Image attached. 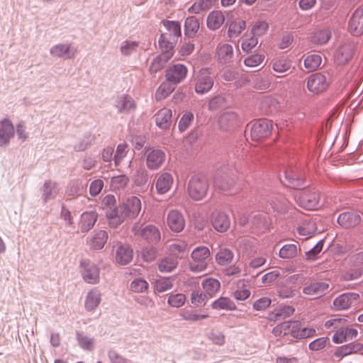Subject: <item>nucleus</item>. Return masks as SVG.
I'll return each mask as SVG.
<instances>
[{
  "label": "nucleus",
  "instance_id": "nucleus-1",
  "mask_svg": "<svg viewBox=\"0 0 363 363\" xmlns=\"http://www.w3.org/2000/svg\"><path fill=\"white\" fill-rule=\"evenodd\" d=\"M163 26L166 31L160 35L159 45L162 50L172 51L182 36L181 24L179 21H164Z\"/></svg>",
  "mask_w": 363,
  "mask_h": 363
},
{
  "label": "nucleus",
  "instance_id": "nucleus-2",
  "mask_svg": "<svg viewBox=\"0 0 363 363\" xmlns=\"http://www.w3.org/2000/svg\"><path fill=\"white\" fill-rule=\"evenodd\" d=\"M208 189L209 182L204 175H194L189 181L188 193L189 196L195 201L203 199L206 196Z\"/></svg>",
  "mask_w": 363,
  "mask_h": 363
},
{
  "label": "nucleus",
  "instance_id": "nucleus-3",
  "mask_svg": "<svg viewBox=\"0 0 363 363\" xmlns=\"http://www.w3.org/2000/svg\"><path fill=\"white\" fill-rule=\"evenodd\" d=\"M210 255V250L207 247L201 246L195 248L191 254L190 270L196 273L204 272L211 260Z\"/></svg>",
  "mask_w": 363,
  "mask_h": 363
},
{
  "label": "nucleus",
  "instance_id": "nucleus-4",
  "mask_svg": "<svg viewBox=\"0 0 363 363\" xmlns=\"http://www.w3.org/2000/svg\"><path fill=\"white\" fill-rule=\"evenodd\" d=\"M141 209V202L138 197L130 196L122 205H119V214L118 222L121 225L125 218L136 217Z\"/></svg>",
  "mask_w": 363,
  "mask_h": 363
},
{
  "label": "nucleus",
  "instance_id": "nucleus-5",
  "mask_svg": "<svg viewBox=\"0 0 363 363\" xmlns=\"http://www.w3.org/2000/svg\"><path fill=\"white\" fill-rule=\"evenodd\" d=\"M248 127L250 128L252 140L259 141L267 138L271 134L273 123L272 121L263 118L251 122Z\"/></svg>",
  "mask_w": 363,
  "mask_h": 363
},
{
  "label": "nucleus",
  "instance_id": "nucleus-6",
  "mask_svg": "<svg viewBox=\"0 0 363 363\" xmlns=\"http://www.w3.org/2000/svg\"><path fill=\"white\" fill-rule=\"evenodd\" d=\"M101 208L108 219L109 225L113 228L119 225L118 217L119 214V206L116 204V199L113 195L108 194L101 201Z\"/></svg>",
  "mask_w": 363,
  "mask_h": 363
},
{
  "label": "nucleus",
  "instance_id": "nucleus-7",
  "mask_svg": "<svg viewBox=\"0 0 363 363\" xmlns=\"http://www.w3.org/2000/svg\"><path fill=\"white\" fill-rule=\"evenodd\" d=\"M194 90L198 94H205L211 91L214 84V77L208 69H201L194 79Z\"/></svg>",
  "mask_w": 363,
  "mask_h": 363
},
{
  "label": "nucleus",
  "instance_id": "nucleus-8",
  "mask_svg": "<svg viewBox=\"0 0 363 363\" xmlns=\"http://www.w3.org/2000/svg\"><path fill=\"white\" fill-rule=\"evenodd\" d=\"M132 230L135 236L142 238L149 243H157L160 240V232L153 225H147L142 228L139 224H135L133 227Z\"/></svg>",
  "mask_w": 363,
  "mask_h": 363
},
{
  "label": "nucleus",
  "instance_id": "nucleus-9",
  "mask_svg": "<svg viewBox=\"0 0 363 363\" xmlns=\"http://www.w3.org/2000/svg\"><path fill=\"white\" fill-rule=\"evenodd\" d=\"M298 204L306 209L312 210L320 206V195L316 191L304 190L296 196Z\"/></svg>",
  "mask_w": 363,
  "mask_h": 363
},
{
  "label": "nucleus",
  "instance_id": "nucleus-10",
  "mask_svg": "<svg viewBox=\"0 0 363 363\" xmlns=\"http://www.w3.org/2000/svg\"><path fill=\"white\" fill-rule=\"evenodd\" d=\"M80 264L82 267V275L84 281L91 284H97L100 279L99 267L87 259L81 261Z\"/></svg>",
  "mask_w": 363,
  "mask_h": 363
},
{
  "label": "nucleus",
  "instance_id": "nucleus-11",
  "mask_svg": "<svg viewBox=\"0 0 363 363\" xmlns=\"http://www.w3.org/2000/svg\"><path fill=\"white\" fill-rule=\"evenodd\" d=\"M50 54L56 58L73 59L77 54V48L71 43H59L50 48Z\"/></svg>",
  "mask_w": 363,
  "mask_h": 363
},
{
  "label": "nucleus",
  "instance_id": "nucleus-12",
  "mask_svg": "<svg viewBox=\"0 0 363 363\" xmlns=\"http://www.w3.org/2000/svg\"><path fill=\"white\" fill-rule=\"evenodd\" d=\"M328 84L329 82L327 77L320 72L311 75L307 82L308 90L315 94H318L326 90Z\"/></svg>",
  "mask_w": 363,
  "mask_h": 363
},
{
  "label": "nucleus",
  "instance_id": "nucleus-13",
  "mask_svg": "<svg viewBox=\"0 0 363 363\" xmlns=\"http://www.w3.org/2000/svg\"><path fill=\"white\" fill-rule=\"evenodd\" d=\"M187 74V68L182 64H177L170 67L166 71V79L172 84H177L183 81Z\"/></svg>",
  "mask_w": 363,
  "mask_h": 363
},
{
  "label": "nucleus",
  "instance_id": "nucleus-14",
  "mask_svg": "<svg viewBox=\"0 0 363 363\" xmlns=\"http://www.w3.org/2000/svg\"><path fill=\"white\" fill-rule=\"evenodd\" d=\"M359 298L357 293H344L333 301L334 308L337 311L347 310L355 303Z\"/></svg>",
  "mask_w": 363,
  "mask_h": 363
},
{
  "label": "nucleus",
  "instance_id": "nucleus-15",
  "mask_svg": "<svg viewBox=\"0 0 363 363\" xmlns=\"http://www.w3.org/2000/svg\"><path fill=\"white\" fill-rule=\"evenodd\" d=\"M329 289V284L323 281L312 282L303 289V293L311 297L316 298L324 296Z\"/></svg>",
  "mask_w": 363,
  "mask_h": 363
},
{
  "label": "nucleus",
  "instance_id": "nucleus-16",
  "mask_svg": "<svg viewBox=\"0 0 363 363\" xmlns=\"http://www.w3.org/2000/svg\"><path fill=\"white\" fill-rule=\"evenodd\" d=\"M146 164L148 169L155 170L159 169L165 160V154L159 149H152L146 151Z\"/></svg>",
  "mask_w": 363,
  "mask_h": 363
},
{
  "label": "nucleus",
  "instance_id": "nucleus-17",
  "mask_svg": "<svg viewBox=\"0 0 363 363\" xmlns=\"http://www.w3.org/2000/svg\"><path fill=\"white\" fill-rule=\"evenodd\" d=\"M14 134L15 128L11 121L3 119L0 122V147L9 145Z\"/></svg>",
  "mask_w": 363,
  "mask_h": 363
},
{
  "label": "nucleus",
  "instance_id": "nucleus-18",
  "mask_svg": "<svg viewBox=\"0 0 363 363\" xmlns=\"http://www.w3.org/2000/svg\"><path fill=\"white\" fill-rule=\"evenodd\" d=\"M349 31L353 35H359L363 33V8H357L352 13L349 21Z\"/></svg>",
  "mask_w": 363,
  "mask_h": 363
},
{
  "label": "nucleus",
  "instance_id": "nucleus-19",
  "mask_svg": "<svg viewBox=\"0 0 363 363\" xmlns=\"http://www.w3.org/2000/svg\"><path fill=\"white\" fill-rule=\"evenodd\" d=\"M235 184V178L229 174L223 172L222 170L216 172L214 178V184L218 189L222 191H228L234 186Z\"/></svg>",
  "mask_w": 363,
  "mask_h": 363
},
{
  "label": "nucleus",
  "instance_id": "nucleus-20",
  "mask_svg": "<svg viewBox=\"0 0 363 363\" xmlns=\"http://www.w3.org/2000/svg\"><path fill=\"white\" fill-rule=\"evenodd\" d=\"M167 225L174 232H181L185 226L183 215L177 210H172L167 215Z\"/></svg>",
  "mask_w": 363,
  "mask_h": 363
},
{
  "label": "nucleus",
  "instance_id": "nucleus-21",
  "mask_svg": "<svg viewBox=\"0 0 363 363\" xmlns=\"http://www.w3.org/2000/svg\"><path fill=\"white\" fill-rule=\"evenodd\" d=\"M284 179H280L284 185L294 189H299L304 186L303 178L298 174L294 169L285 171Z\"/></svg>",
  "mask_w": 363,
  "mask_h": 363
},
{
  "label": "nucleus",
  "instance_id": "nucleus-22",
  "mask_svg": "<svg viewBox=\"0 0 363 363\" xmlns=\"http://www.w3.org/2000/svg\"><path fill=\"white\" fill-rule=\"evenodd\" d=\"M115 107L121 113H129L135 108L133 99L127 94L118 96L115 101Z\"/></svg>",
  "mask_w": 363,
  "mask_h": 363
},
{
  "label": "nucleus",
  "instance_id": "nucleus-23",
  "mask_svg": "<svg viewBox=\"0 0 363 363\" xmlns=\"http://www.w3.org/2000/svg\"><path fill=\"white\" fill-rule=\"evenodd\" d=\"M354 45L351 43L342 44L335 54V59L337 64L344 65L347 63L353 55Z\"/></svg>",
  "mask_w": 363,
  "mask_h": 363
},
{
  "label": "nucleus",
  "instance_id": "nucleus-24",
  "mask_svg": "<svg viewBox=\"0 0 363 363\" xmlns=\"http://www.w3.org/2000/svg\"><path fill=\"white\" fill-rule=\"evenodd\" d=\"M41 198L44 203L55 199L60 192L58 184L52 180H46L42 186Z\"/></svg>",
  "mask_w": 363,
  "mask_h": 363
},
{
  "label": "nucleus",
  "instance_id": "nucleus-25",
  "mask_svg": "<svg viewBox=\"0 0 363 363\" xmlns=\"http://www.w3.org/2000/svg\"><path fill=\"white\" fill-rule=\"evenodd\" d=\"M101 292L94 287L86 294L84 301V308L87 311L92 312L100 305L101 301Z\"/></svg>",
  "mask_w": 363,
  "mask_h": 363
},
{
  "label": "nucleus",
  "instance_id": "nucleus-26",
  "mask_svg": "<svg viewBox=\"0 0 363 363\" xmlns=\"http://www.w3.org/2000/svg\"><path fill=\"white\" fill-rule=\"evenodd\" d=\"M211 223L216 230L223 233L229 228L230 221L226 213L223 212H214L211 216Z\"/></svg>",
  "mask_w": 363,
  "mask_h": 363
},
{
  "label": "nucleus",
  "instance_id": "nucleus-27",
  "mask_svg": "<svg viewBox=\"0 0 363 363\" xmlns=\"http://www.w3.org/2000/svg\"><path fill=\"white\" fill-rule=\"evenodd\" d=\"M361 221V216L358 212L347 211L342 213L337 218L338 223L346 228H352Z\"/></svg>",
  "mask_w": 363,
  "mask_h": 363
},
{
  "label": "nucleus",
  "instance_id": "nucleus-28",
  "mask_svg": "<svg viewBox=\"0 0 363 363\" xmlns=\"http://www.w3.org/2000/svg\"><path fill=\"white\" fill-rule=\"evenodd\" d=\"M173 184V177L167 172H162L157 174L155 182V187L157 194H164L169 191Z\"/></svg>",
  "mask_w": 363,
  "mask_h": 363
},
{
  "label": "nucleus",
  "instance_id": "nucleus-29",
  "mask_svg": "<svg viewBox=\"0 0 363 363\" xmlns=\"http://www.w3.org/2000/svg\"><path fill=\"white\" fill-rule=\"evenodd\" d=\"M161 55L155 57L149 68L150 73H157L163 69L165 64L172 58L173 52L171 50H162Z\"/></svg>",
  "mask_w": 363,
  "mask_h": 363
},
{
  "label": "nucleus",
  "instance_id": "nucleus-30",
  "mask_svg": "<svg viewBox=\"0 0 363 363\" xmlns=\"http://www.w3.org/2000/svg\"><path fill=\"white\" fill-rule=\"evenodd\" d=\"M172 116V110L164 108L160 110L155 115V121L156 125L162 130H167L171 125V119Z\"/></svg>",
  "mask_w": 363,
  "mask_h": 363
},
{
  "label": "nucleus",
  "instance_id": "nucleus-31",
  "mask_svg": "<svg viewBox=\"0 0 363 363\" xmlns=\"http://www.w3.org/2000/svg\"><path fill=\"white\" fill-rule=\"evenodd\" d=\"M224 13L220 11H211L206 20L207 27L211 30H218L225 22Z\"/></svg>",
  "mask_w": 363,
  "mask_h": 363
},
{
  "label": "nucleus",
  "instance_id": "nucleus-32",
  "mask_svg": "<svg viewBox=\"0 0 363 363\" xmlns=\"http://www.w3.org/2000/svg\"><path fill=\"white\" fill-rule=\"evenodd\" d=\"M133 250L128 245H121L116 252V261L121 265H125L133 259Z\"/></svg>",
  "mask_w": 363,
  "mask_h": 363
},
{
  "label": "nucleus",
  "instance_id": "nucleus-33",
  "mask_svg": "<svg viewBox=\"0 0 363 363\" xmlns=\"http://www.w3.org/2000/svg\"><path fill=\"white\" fill-rule=\"evenodd\" d=\"M237 122L238 115L231 111L222 113L218 118L219 126L223 130H228L236 125Z\"/></svg>",
  "mask_w": 363,
  "mask_h": 363
},
{
  "label": "nucleus",
  "instance_id": "nucleus-34",
  "mask_svg": "<svg viewBox=\"0 0 363 363\" xmlns=\"http://www.w3.org/2000/svg\"><path fill=\"white\" fill-rule=\"evenodd\" d=\"M201 286L204 294L210 298H212L220 289V281L214 278H207L202 281Z\"/></svg>",
  "mask_w": 363,
  "mask_h": 363
},
{
  "label": "nucleus",
  "instance_id": "nucleus-35",
  "mask_svg": "<svg viewBox=\"0 0 363 363\" xmlns=\"http://www.w3.org/2000/svg\"><path fill=\"white\" fill-rule=\"evenodd\" d=\"M218 60L220 63H228L231 62L233 57V48L229 44H220L217 47Z\"/></svg>",
  "mask_w": 363,
  "mask_h": 363
},
{
  "label": "nucleus",
  "instance_id": "nucleus-36",
  "mask_svg": "<svg viewBox=\"0 0 363 363\" xmlns=\"http://www.w3.org/2000/svg\"><path fill=\"white\" fill-rule=\"evenodd\" d=\"M76 339L79 346L84 350L92 351L94 349L95 339L82 331L76 332Z\"/></svg>",
  "mask_w": 363,
  "mask_h": 363
},
{
  "label": "nucleus",
  "instance_id": "nucleus-37",
  "mask_svg": "<svg viewBox=\"0 0 363 363\" xmlns=\"http://www.w3.org/2000/svg\"><path fill=\"white\" fill-rule=\"evenodd\" d=\"M200 27L199 20L195 16H190L184 21V34L189 38H194Z\"/></svg>",
  "mask_w": 363,
  "mask_h": 363
},
{
  "label": "nucleus",
  "instance_id": "nucleus-38",
  "mask_svg": "<svg viewBox=\"0 0 363 363\" xmlns=\"http://www.w3.org/2000/svg\"><path fill=\"white\" fill-rule=\"evenodd\" d=\"M295 311L294 307L290 306H284L275 309L269 313V318L270 320L278 321L284 320L291 315Z\"/></svg>",
  "mask_w": 363,
  "mask_h": 363
},
{
  "label": "nucleus",
  "instance_id": "nucleus-39",
  "mask_svg": "<svg viewBox=\"0 0 363 363\" xmlns=\"http://www.w3.org/2000/svg\"><path fill=\"white\" fill-rule=\"evenodd\" d=\"M108 239V233L105 230H99L95 232L90 239L89 245L91 248L98 250L104 247Z\"/></svg>",
  "mask_w": 363,
  "mask_h": 363
},
{
  "label": "nucleus",
  "instance_id": "nucleus-40",
  "mask_svg": "<svg viewBox=\"0 0 363 363\" xmlns=\"http://www.w3.org/2000/svg\"><path fill=\"white\" fill-rule=\"evenodd\" d=\"M97 219V214L94 211L85 212L81 216V231L88 232L93 228Z\"/></svg>",
  "mask_w": 363,
  "mask_h": 363
},
{
  "label": "nucleus",
  "instance_id": "nucleus-41",
  "mask_svg": "<svg viewBox=\"0 0 363 363\" xmlns=\"http://www.w3.org/2000/svg\"><path fill=\"white\" fill-rule=\"evenodd\" d=\"M270 206L274 211L279 214L286 213L289 209V202L282 196L272 198L270 201Z\"/></svg>",
  "mask_w": 363,
  "mask_h": 363
},
{
  "label": "nucleus",
  "instance_id": "nucleus-42",
  "mask_svg": "<svg viewBox=\"0 0 363 363\" xmlns=\"http://www.w3.org/2000/svg\"><path fill=\"white\" fill-rule=\"evenodd\" d=\"M245 21L243 20H236L231 21L228 25V35L230 38L238 37L245 29Z\"/></svg>",
  "mask_w": 363,
  "mask_h": 363
},
{
  "label": "nucleus",
  "instance_id": "nucleus-43",
  "mask_svg": "<svg viewBox=\"0 0 363 363\" xmlns=\"http://www.w3.org/2000/svg\"><path fill=\"white\" fill-rule=\"evenodd\" d=\"M234 257L233 252L227 248H221L216 255V262L219 265L225 266L232 263Z\"/></svg>",
  "mask_w": 363,
  "mask_h": 363
},
{
  "label": "nucleus",
  "instance_id": "nucleus-44",
  "mask_svg": "<svg viewBox=\"0 0 363 363\" xmlns=\"http://www.w3.org/2000/svg\"><path fill=\"white\" fill-rule=\"evenodd\" d=\"M300 252L301 248L296 244H286L279 250V255L282 259H292Z\"/></svg>",
  "mask_w": 363,
  "mask_h": 363
},
{
  "label": "nucleus",
  "instance_id": "nucleus-45",
  "mask_svg": "<svg viewBox=\"0 0 363 363\" xmlns=\"http://www.w3.org/2000/svg\"><path fill=\"white\" fill-rule=\"evenodd\" d=\"M291 67V61L286 57H281L275 59L272 62V68L274 72L279 74H282L288 70Z\"/></svg>",
  "mask_w": 363,
  "mask_h": 363
},
{
  "label": "nucleus",
  "instance_id": "nucleus-46",
  "mask_svg": "<svg viewBox=\"0 0 363 363\" xmlns=\"http://www.w3.org/2000/svg\"><path fill=\"white\" fill-rule=\"evenodd\" d=\"M216 0H198L188 9L191 13H199L202 11L209 10Z\"/></svg>",
  "mask_w": 363,
  "mask_h": 363
},
{
  "label": "nucleus",
  "instance_id": "nucleus-47",
  "mask_svg": "<svg viewBox=\"0 0 363 363\" xmlns=\"http://www.w3.org/2000/svg\"><path fill=\"white\" fill-rule=\"evenodd\" d=\"M211 306L213 309L216 310L233 311L236 308L235 304L232 300L223 296H221L214 301L212 303Z\"/></svg>",
  "mask_w": 363,
  "mask_h": 363
},
{
  "label": "nucleus",
  "instance_id": "nucleus-48",
  "mask_svg": "<svg viewBox=\"0 0 363 363\" xmlns=\"http://www.w3.org/2000/svg\"><path fill=\"white\" fill-rule=\"evenodd\" d=\"M149 180L147 171L144 167H139L133 175V182L135 186H145Z\"/></svg>",
  "mask_w": 363,
  "mask_h": 363
},
{
  "label": "nucleus",
  "instance_id": "nucleus-49",
  "mask_svg": "<svg viewBox=\"0 0 363 363\" xmlns=\"http://www.w3.org/2000/svg\"><path fill=\"white\" fill-rule=\"evenodd\" d=\"M331 38V31L328 28L318 30L314 33L312 42L318 45H325Z\"/></svg>",
  "mask_w": 363,
  "mask_h": 363
},
{
  "label": "nucleus",
  "instance_id": "nucleus-50",
  "mask_svg": "<svg viewBox=\"0 0 363 363\" xmlns=\"http://www.w3.org/2000/svg\"><path fill=\"white\" fill-rule=\"evenodd\" d=\"M94 139V135L91 134H85L74 144V150L77 152H81L86 150L93 144Z\"/></svg>",
  "mask_w": 363,
  "mask_h": 363
},
{
  "label": "nucleus",
  "instance_id": "nucleus-51",
  "mask_svg": "<svg viewBox=\"0 0 363 363\" xmlns=\"http://www.w3.org/2000/svg\"><path fill=\"white\" fill-rule=\"evenodd\" d=\"M177 258L167 257L160 261L158 268L162 272H170L177 267Z\"/></svg>",
  "mask_w": 363,
  "mask_h": 363
},
{
  "label": "nucleus",
  "instance_id": "nucleus-52",
  "mask_svg": "<svg viewBox=\"0 0 363 363\" xmlns=\"http://www.w3.org/2000/svg\"><path fill=\"white\" fill-rule=\"evenodd\" d=\"M321 57L318 54L308 55L304 60V66L309 72L315 70L321 64Z\"/></svg>",
  "mask_w": 363,
  "mask_h": 363
},
{
  "label": "nucleus",
  "instance_id": "nucleus-53",
  "mask_svg": "<svg viewBox=\"0 0 363 363\" xmlns=\"http://www.w3.org/2000/svg\"><path fill=\"white\" fill-rule=\"evenodd\" d=\"M250 223L257 228H266L269 225L268 216L265 213H256L250 217Z\"/></svg>",
  "mask_w": 363,
  "mask_h": 363
},
{
  "label": "nucleus",
  "instance_id": "nucleus-54",
  "mask_svg": "<svg viewBox=\"0 0 363 363\" xmlns=\"http://www.w3.org/2000/svg\"><path fill=\"white\" fill-rule=\"evenodd\" d=\"M173 85L169 82L162 83L156 91V99L160 101L167 98L174 91V87Z\"/></svg>",
  "mask_w": 363,
  "mask_h": 363
},
{
  "label": "nucleus",
  "instance_id": "nucleus-55",
  "mask_svg": "<svg viewBox=\"0 0 363 363\" xmlns=\"http://www.w3.org/2000/svg\"><path fill=\"white\" fill-rule=\"evenodd\" d=\"M128 182L129 179L126 175L121 174L111 178L110 186L113 191H119L124 189Z\"/></svg>",
  "mask_w": 363,
  "mask_h": 363
},
{
  "label": "nucleus",
  "instance_id": "nucleus-56",
  "mask_svg": "<svg viewBox=\"0 0 363 363\" xmlns=\"http://www.w3.org/2000/svg\"><path fill=\"white\" fill-rule=\"evenodd\" d=\"M228 102L226 99L222 95H217L212 97L208 102V109L211 111H216L221 108H226Z\"/></svg>",
  "mask_w": 363,
  "mask_h": 363
},
{
  "label": "nucleus",
  "instance_id": "nucleus-57",
  "mask_svg": "<svg viewBox=\"0 0 363 363\" xmlns=\"http://www.w3.org/2000/svg\"><path fill=\"white\" fill-rule=\"evenodd\" d=\"M180 316L183 320L195 322L207 318L208 315L199 314L194 311L182 310L180 312Z\"/></svg>",
  "mask_w": 363,
  "mask_h": 363
},
{
  "label": "nucleus",
  "instance_id": "nucleus-58",
  "mask_svg": "<svg viewBox=\"0 0 363 363\" xmlns=\"http://www.w3.org/2000/svg\"><path fill=\"white\" fill-rule=\"evenodd\" d=\"M208 298L204 292L199 290H194L191 294V303L196 307L204 306Z\"/></svg>",
  "mask_w": 363,
  "mask_h": 363
},
{
  "label": "nucleus",
  "instance_id": "nucleus-59",
  "mask_svg": "<svg viewBox=\"0 0 363 363\" xmlns=\"http://www.w3.org/2000/svg\"><path fill=\"white\" fill-rule=\"evenodd\" d=\"M173 287V281L171 278L161 277L155 282V289L158 292H164Z\"/></svg>",
  "mask_w": 363,
  "mask_h": 363
},
{
  "label": "nucleus",
  "instance_id": "nucleus-60",
  "mask_svg": "<svg viewBox=\"0 0 363 363\" xmlns=\"http://www.w3.org/2000/svg\"><path fill=\"white\" fill-rule=\"evenodd\" d=\"M207 337L210 341L212 342V343L218 346L223 345L225 342V337L224 334L218 330H211L207 334Z\"/></svg>",
  "mask_w": 363,
  "mask_h": 363
},
{
  "label": "nucleus",
  "instance_id": "nucleus-61",
  "mask_svg": "<svg viewBox=\"0 0 363 363\" xmlns=\"http://www.w3.org/2000/svg\"><path fill=\"white\" fill-rule=\"evenodd\" d=\"M128 153V145L125 143L118 145L116 153L113 156L115 166H118L121 162L126 156Z\"/></svg>",
  "mask_w": 363,
  "mask_h": 363
},
{
  "label": "nucleus",
  "instance_id": "nucleus-62",
  "mask_svg": "<svg viewBox=\"0 0 363 363\" xmlns=\"http://www.w3.org/2000/svg\"><path fill=\"white\" fill-rule=\"evenodd\" d=\"M138 47V43L136 41L125 40L122 43L120 51L123 55L128 56L135 52Z\"/></svg>",
  "mask_w": 363,
  "mask_h": 363
},
{
  "label": "nucleus",
  "instance_id": "nucleus-63",
  "mask_svg": "<svg viewBox=\"0 0 363 363\" xmlns=\"http://www.w3.org/2000/svg\"><path fill=\"white\" fill-rule=\"evenodd\" d=\"M194 118V116L191 112L187 111L184 113L179 121L178 128L179 131H185L190 126Z\"/></svg>",
  "mask_w": 363,
  "mask_h": 363
},
{
  "label": "nucleus",
  "instance_id": "nucleus-64",
  "mask_svg": "<svg viewBox=\"0 0 363 363\" xmlns=\"http://www.w3.org/2000/svg\"><path fill=\"white\" fill-rule=\"evenodd\" d=\"M315 230L314 223H304L297 228L298 234L303 236V239H308L311 237L315 233Z\"/></svg>",
  "mask_w": 363,
  "mask_h": 363
}]
</instances>
